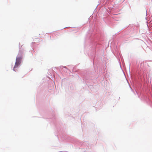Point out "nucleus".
Returning <instances> with one entry per match:
<instances>
[{
	"mask_svg": "<svg viewBox=\"0 0 152 152\" xmlns=\"http://www.w3.org/2000/svg\"><path fill=\"white\" fill-rule=\"evenodd\" d=\"M21 62V60L20 58H16V61L15 63V65L14 68H15L17 67L20 64Z\"/></svg>",
	"mask_w": 152,
	"mask_h": 152,
	"instance_id": "1",
	"label": "nucleus"
}]
</instances>
